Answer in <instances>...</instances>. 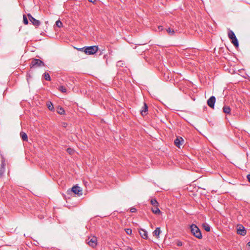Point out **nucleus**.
Wrapping results in <instances>:
<instances>
[{
    "mask_svg": "<svg viewBox=\"0 0 250 250\" xmlns=\"http://www.w3.org/2000/svg\"><path fill=\"white\" fill-rule=\"evenodd\" d=\"M190 230L192 234L196 238L198 239L202 238V235L199 228L194 224H192L190 226Z\"/></svg>",
    "mask_w": 250,
    "mask_h": 250,
    "instance_id": "1",
    "label": "nucleus"
},
{
    "mask_svg": "<svg viewBox=\"0 0 250 250\" xmlns=\"http://www.w3.org/2000/svg\"><path fill=\"white\" fill-rule=\"evenodd\" d=\"M98 47L97 46H90L79 48V50L83 51L85 54L88 55H93L98 51Z\"/></svg>",
    "mask_w": 250,
    "mask_h": 250,
    "instance_id": "2",
    "label": "nucleus"
},
{
    "mask_svg": "<svg viewBox=\"0 0 250 250\" xmlns=\"http://www.w3.org/2000/svg\"><path fill=\"white\" fill-rule=\"evenodd\" d=\"M44 63L40 59H34L32 60L30 66L31 68H38L44 66Z\"/></svg>",
    "mask_w": 250,
    "mask_h": 250,
    "instance_id": "3",
    "label": "nucleus"
},
{
    "mask_svg": "<svg viewBox=\"0 0 250 250\" xmlns=\"http://www.w3.org/2000/svg\"><path fill=\"white\" fill-rule=\"evenodd\" d=\"M86 241L87 244L93 248H95L97 245V239L94 236L88 237Z\"/></svg>",
    "mask_w": 250,
    "mask_h": 250,
    "instance_id": "4",
    "label": "nucleus"
},
{
    "mask_svg": "<svg viewBox=\"0 0 250 250\" xmlns=\"http://www.w3.org/2000/svg\"><path fill=\"white\" fill-rule=\"evenodd\" d=\"M27 16L28 17L29 20L30 21V22H32V23L34 26H39L40 25V21L35 19L34 17L32 16V15L30 14H28L27 15Z\"/></svg>",
    "mask_w": 250,
    "mask_h": 250,
    "instance_id": "5",
    "label": "nucleus"
},
{
    "mask_svg": "<svg viewBox=\"0 0 250 250\" xmlns=\"http://www.w3.org/2000/svg\"><path fill=\"white\" fill-rule=\"evenodd\" d=\"M216 98L214 96H211L207 101L208 105L211 108H214Z\"/></svg>",
    "mask_w": 250,
    "mask_h": 250,
    "instance_id": "6",
    "label": "nucleus"
},
{
    "mask_svg": "<svg viewBox=\"0 0 250 250\" xmlns=\"http://www.w3.org/2000/svg\"><path fill=\"white\" fill-rule=\"evenodd\" d=\"M71 190L73 193L79 196L82 195V190L81 189L80 187L78 186H74L72 188Z\"/></svg>",
    "mask_w": 250,
    "mask_h": 250,
    "instance_id": "7",
    "label": "nucleus"
},
{
    "mask_svg": "<svg viewBox=\"0 0 250 250\" xmlns=\"http://www.w3.org/2000/svg\"><path fill=\"white\" fill-rule=\"evenodd\" d=\"M139 231L141 236L143 239H146L147 238V231L146 230L143 229H140Z\"/></svg>",
    "mask_w": 250,
    "mask_h": 250,
    "instance_id": "8",
    "label": "nucleus"
},
{
    "mask_svg": "<svg viewBox=\"0 0 250 250\" xmlns=\"http://www.w3.org/2000/svg\"><path fill=\"white\" fill-rule=\"evenodd\" d=\"M184 140L182 137H177L175 140H174V144L175 145L180 148V146L182 145L181 142H183Z\"/></svg>",
    "mask_w": 250,
    "mask_h": 250,
    "instance_id": "9",
    "label": "nucleus"
},
{
    "mask_svg": "<svg viewBox=\"0 0 250 250\" xmlns=\"http://www.w3.org/2000/svg\"><path fill=\"white\" fill-rule=\"evenodd\" d=\"M148 111V107L146 103H144V105L143 107V109L141 111V113L143 116L146 115Z\"/></svg>",
    "mask_w": 250,
    "mask_h": 250,
    "instance_id": "10",
    "label": "nucleus"
},
{
    "mask_svg": "<svg viewBox=\"0 0 250 250\" xmlns=\"http://www.w3.org/2000/svg\"><path fill=\"white\" fill-rule=\"evenodd\" d=\"M5 171L4 162L2 161L0 167V178H1Z\"/></svg>",
    "mask_w": 250,
    "mask_h": 250,
    "instance_id": "11",
    "label": "nucleus"
},
{
    "mask_svg": "<svg viewBox=\"0 0 250 250\" xmlns=\"http://www.w3.org/2000/svg\"><path fill=\"white\" fill-rule=\"evenodd\" d=\"M158 206H153L152 208V211L155 214H159L161 213V211L158 207Z\"/></svg>",
    "mask_w": 250,
    "mask_h": 250,
    "instance_id": "12",
    "label": "nucleus"
},
{
    "mask_svg": "<svg viewBox=\"0 0 250 250\" xmlns=\"http://www.w3.org/2000/svg\"><path fill=\"white\" fill-rule=\"evenodd\" d=\"M231 40V42L235 46V47H238L239 42L238 41L236 36L234 37V38H232L230 39Z\"/></svg>",
    "mask_w": 250,
    "mask_h": 250,
    "instance_id": "13",
    "label": "nucleus"
},
{
    "mask_svg": "<svg viewBox=\"0 0 250 250\" xmlns=\"http://www.w3.org/2000/svg\"><path fill=\"white\" fill-rule=\"evenodd\" d=\"M166 30L169 36H174L175 33V30L170 27L166 28Z\"/></svg>",
    "mask_w": 250,
    "mask_h": 250,
    "instance_id": "14",
    "label": "nucleus"
},
{
    "mask_svg": "<svg viewBox=\"0 0 250 250\" xmlns=\"http://www.w3.org/2000/svg\"><path fill=\"white\" fill-rule=\"evenodd\" d=\"M223 112L226 114H230L231 110L229 106L224 105L223 107Z\"/></svg>",
    "mask_w": 250,
    "mask_h": 250,
    "instance_id": "15",
    "label": "nucleus"
},
{
    "mask_svg": "<svg viewBox=\"0 0 250 250\" xmlns=\"http://www.w3.org/2000/svg\"><path fill=\"white\" fill-rule=\"evenodd\" d=\"M57 112L58 114L60 115H64L65 113L64 109L62 107L59 106H58L57 107Z\"/></svg>",
    "mask_w": 250,
    "mask_h": 250,
    "instance_id": "16",
    "label": "nucleus"
},
{
    "mask_svg": "<svg viewBox=\"0 0 250 250\" xmlns=\"http://www.w3.org/2000/svg\"><path fill=\"white\" fill-rule=\"evenodd\" d=\"M237 233L241 235H245L246 234V231L243 227L242 229L240 228L237 229Z\"/></svg>",
    "mask_w": 250,
    "mask_h": 250,
    "instance_id": "17",
    "label": "nucleus"
},
{
    "mask_svg": "<svg viewBox=\"0 0 250 250\" xmlns=\"http://www.w3.org/2000/svg\"><path fill=\"white\" fill-rule=\"evenodd\" d=\"M21 137L23 141H27L28 137L26 133L21 132L20 133Z\"/></svg>",
    "mask_w": 250,
    "mask_h": 250,
    "instance_id": "18",
    "label": "nucleus"
},
{
    "mask_svg": "<svg viewBox=\"0 0 250 250\" xmlns=\"http://www.w3.org/2000/svg\"><path fill=\"white\" fill-rule=\"evenodd\" d=\"M46 105L49 110L53 111L54 110L53 105L51 102L48 101L46 103Z\"/></svg>",
    "mask_w": 250,
    "mask_h": 250,
    "instance_id": "19",
    "label": "nucleus"
},
{
    "mask_svg": "<svg viewBox=\"0 0 250 250\" xmlns=\"http://www.w3.org/2000/svg\"><path fill=\"white\" fill-rule=\"evenodd\" d=\"M153 233L154 235L159 236L160 233V228L159 227L156 228Z\"/></svg>",
    "mask_w": 250,
    "mask_h": 250,
    "instance_id": "20",
    "label": "nucleus"
},
{
    "mask_svg": "<svg viewBox=\"0 0 250 250\" xmlns=\"http://www.w3.org/2000/svg\"><path fill=\"white\" fill-rule=\"evenodd\" d=\"M236 36L234 33L231 31L229 30L228 32V37L230 39H231L232 38H234V37Z\"/></svg>",
    "mask_w": 250,
    "mask_h": 250,
    "instance_id": "21",
    "label": "nucleus"
},
{
    "mask_svg": "<svg viewBox=\"0 0 250 250\" xmlns=\"http://www.w3.org/2000/svg\"><path fill=\"white\" fill-rule=\"evenodd\" d=\"M203 227L206 231H210V227L208 224H206V223L203 224Z\"/></svg>",
    "mask_w": 250,
    "mask_h": 250,
    "instance_id": "22",
    "label": "nucleus"
},
{
    "mask_svg": "<svg viewBox=\"0 0 250 250\" xmlns=\"http://www.w3.org/2000/svg\"><path fill=\"white\" fill-rule=\"evenodd\" d=\"M43 77L44 79L46 81H50L51 80L50 76L48 73H44L43 74Z\"/></svg>",
    "mask_w": 250,
    "mask_h": 250,
    "instance_id": "23",
    "label": "nucleus"
},
{
    "mask_svg": "<svg viewBox=\"0 0 250 250\" xmlns=\"http://www.w3.org/2000/svg\"><path fill=\"white\" fill-rule=\"evenodd\" d=\"M151 204L153 206H158L159 204L157 201L155 199H152L151 200Z\"/></svg>",
    "mask_w": 250,
    "mask_h": 250,
    "instance_id": "24",
    "label": "nucleus"
},
{
    "mask_svg": "<svg viewBox=\"0 0 250 250\" xmlns=\"http://www.w3.org/2000/svg\"><path fill=\"white\" fill-rule=\"evenodd\" d=\"M56 25L59 28H61V27L62 26V23L60 20H58L56 21Z\"/></svg>",
    "mask_w": 250,
    "mask_h": 250,
    "instance_id": "25",
    "label": "nucleus"
},
{
    "mask_svg": "<svg viewBox=\"0 0 250 250\" xmlns=\"http://www.w3.org/2000/svg\"><path fill=\"white\" fill-rule=\"evenodd\" d=\"M23 22L24 24H25L26 25L28 24V21L27 18L24 15L23 16Z\"/></svg>",
    "mask_w": 250,
    "mask_h": 250,
    "instance_id": "26",
    "label": "nucleus"
},
{
    "mask_svg": "<svg viewBox=\"0 0 250 250\" xmlns=\"http://www.w3.org/2000/svg\"><path fill=\"white\" fill-rule=\"evenodd\" d=\"M59 90L60 91H61L62 92H66V88L65 87L63 86H61L59 87Z\"/></svg>",
    "mask_w": 250,
    "mask_h": 250,
    "instance_id": "27",
    "label": "nucleus"
},
{
    "mask_svg": "<svg viewBox=\"0 0 250 250\" xmlns=\"http://www.w3.org/2000/svg\"><path fill=\"white\" fill-rule=\"evenodd\" d=\"M176 243L177 246H179V247L182 246L183 245V243L181 241H179V240L177 241Z\"/></svg>",
    "mask_w": 250,
    "mask_h": 250,
    "instance_id": "28",
    "label": "nucleus"
},
{
    "mask_svg": "<svg viewBox=\"0 0 250 250\" xmlns=\"http://www.w3.org/2000/svg\"><path fill=\"white\" fill-rule=\"evenodd\" d=\"M130 211L132 213L135 212L136 211V209L135 208L132 207L130 208Z\"/></svg>",
    "mask_w": 250,
    "mask_h": 250,
    "instance_id": "29",
    "label": "nucleus"
},
{
    "mask_svg": "<svg viewBox=\"0 0 250 250\" xmlns=\"http://www.w3.org/2000/svg\"><path fill=\"white\" fill-rule=\"evenodd\" d=\"M67 152H68L69 154H71L72 153V152L73 151V150L70 148H68L67 149Z\"/></svg>",
    "mask_w": 250,
    "mask_h": 250,
    "instance_id": "30",
    "label": "nucleus"
},
{
    "mask_svg": "<svg viewBox=\"0 0 250 250\" xmlns=\"http://www.w3.org/2000/svg\"><path fill=\"white\" fill-rule=\"evenodd\" d=\"M126 232L127 233V234H131V232H132V230L130 229H126Z\"/></svg>",
    "mask_w": 250,
    "mask_h": 250,
    "instance_id": "31",
    "label": "nucleus"
},
{
    "mask_svg": "<svg viewBox=\"0 0 250 250\" xmlns=\"http://www.w3.org/2000/svg\"><path fill=\"white\" fill-rule=\"evenodd\" d=\"M158 29L160 31H163L164 30V27L162 26H159L158 27Z\"/></svg>",
    "mask_w": 250,
    "mask_h": 250,
    "instance_id": "32",
    "label": "nucleus"
},
{
    "mask_svg": "<svg viewBox=\"0 0 250 250\" xmlns=\"http://www.w3.org/2000/svg\"><path fill=\"white\" fill-rule=\"evenodd\" d=\"M248 181L250 183V174H248L247 176Z\"/></svg>",
    "mask_w": 250,
    "mask_h": 250,
    "instance_id": "33",
    "label": "nucleus"
},
{
    "mask_svg": "<svg viewBox=\"0 0 250 250\" xmlns=\"http://www.w3.org/2000/svg\"><path fill=\"white\" fill-rule=\"evenodd\" d=\"M89 0V1L92 2V3H94L95 1V0Z\"/></svg>",
    "mask_w": 250,
    "mask_h": 250,
    "instance_id": "34",
    "label": "nucleus"
},
{
    "mask_svg": "<svg viewBox=\"0 0 250 250\" xmlns=\"http://www.w3.org/2000/svg\"><path fill=\"white\" fill-rule=\"evenodd\" d=\"M127 250H133L130 247H128L127 249Z\"/></svg>",
    "mask_w": 250,
    "mask_h": 250,
    "instance_id": "35",
    "label": "nucleus"
},
{
    "mask_svg": "<svg viewBox=\"0 0 250 250\" xmlns=\"http://www.w3.org/2000/svg\"><path fill=\"white\" fill-rule=\"evenodd\" d=\"M165 79L167 81V80H168V79H169V77L167 76V77H165Z\"/></svg>",
    "mask_w": 250,
    "mask_h": 250,
    "instance_id": "36",
    "label": "nucleus"
},
{
    "mask_svg": "<svg viewBox=\"0 0 250 250\" xmlns=\"http://www.w3.org/2000/svg\"><path fill=\"white\" fill-rule=\"evenodd\" d=\"M121 62H117V64H118V65H119V64H120V63Z\"/></svg>",
    "mask_w": 250,
    "mask_h": 250,
    "instance_id": "37",
    "label": "nucleus"
},
{
    "mask_svg": "<svg viewBox=\"0 0 250 250\" xmlns=\"http://www.w3.org/2000/svg\"><path fill=\"white\" fill-rule=\"evenodd\" d=\"M248 245L250 247V242H248Z\"/></svg>",
    "mask_w": 250,
    "mask_h": 250,
    "instance_id": "38",
    "label": "nucleus"
}]
</instances>
